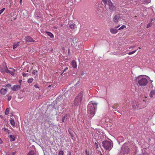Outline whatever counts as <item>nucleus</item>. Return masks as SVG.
I'll list each match as a JSON object with an SVG mask.
<instances>
[{"mask_svg": "<svg viewBox=\"0 0 155 155\" xmlns=\"http://www.w3.org/2000/svg\"><path fill=\"white\" fill-rule=\"evenodd\" d=\"M97 104V103H93L91 102H90L88 104L87 107V113L90 117H93L94 115Z\"/></svg>", "mask_w": 155, "mask_h": 155, "instance_id": "nucleus-1", "label": "nucleus"}, {"mask_svg": "<svg viewBox=\"0 0 155 155\" xmlns=\"http://www.w3.org/2000/svg\"><path fill=\"white\" fill-rule=\"evenodd\" d=\"M136 81H138V84L140 86H145L148 83V80L146 78H141L140 76L137 78L136 77Z\"/></svg>", "mask_w": 155, "mask_h": 155, "instance_id": "nucleus-2", "label": "nucleus"}, {"mask_svg": "<svg viewBox=\"0 0 155 155\" xmlns=\"http://www.w3.org/2000/svg\"><path fill=\"white\" fill-rule=\"evenodd\" d=\"M83 92H80L76 97L74 101V104L75 106H78L80 104L82 100Z\"/></svg>", "mask_w": 155, "mask_h": 155, "instance_id": "nucleus-3", "label": "nucleus"}, {"mask_svg": "<svg viewBox=\"0 0 155 155\" xmlns=\"http://www.w3.org/2000/svg\"><path fill=\"white\" fill-rule=\"evenodd\" d=\"M102 146L106 150H110L111 149V142L110 141L105 140L102 142Z\"/></svg>", "mask_w": 155, "mask_h": 155, "instance_id": "nucleus-4", "label": "nucleus"}, {"mask_svg": "<svg viewBox=\"0 0 155 155\" xmlns=\"http://www.w3.org/2000/svg\"><path fill=\"white\" fill-rule=\"evenodd\" d=\"M71 45L74 47L75 48L77 49H78L79 47V45L80 43L79 42H78V39L77 38H73L71 40Z\"/></svg>", "mask_w": 155, "mask_h": 155, "instance_id": "nucleus-5", "label": "nucleus"}, {"mask_svg": "<svg viewBox=\"0 0 155 155\" xmlns=\"http://www.w3.org/2000/svg\"><path fill=\"white\" fill-rule=\"evenodd\" d=\"M129 152V149L128 147L125 144L123 145L121 147L120 153L123 154L128 153Z\"/></svg>", "mask_w": 155, "mask_h": 155, "instance_id": "nucleus-6", "label": "nucleus"}, {"mask_svg": "<svg viewBox=\"0 0 155 155\" xmlns=\"http://www.w3.org/2000/svg\"><path fill=\"white\" fill-rule=\"evenodd\" d=\"M108 2L109 9L112 11H114L116 8L115 4L113 3L110 0H108Z\"/></svg>", "mask_w": 155, "mask_h": 155, "instance_id": "nucleus-7", "label": "nucleus"}, {"mask_svg": "<svg viewBox=\"0 0 155 155\" xmlns=\"http://www.w3.org/2000/svg\"><path fill=\"white\" fill-rule=\"evenodd\" d=\"M120 16L119 15H116L113 18V20L114 22L117 23L118 22V20L120 18Z\"/></svg>", "mask_w": 155, "mask_h": 155, "instance_id": "nucleus-8", "label": "nucleus"}, {"mask_svg": "<svg viewBox=\"0 0 155 155\" xmlns=\"http://www.w3.org/2000/svg\"><path fill=\"white\" fill-rule=\"evenodd\" d=\"M25 40L26 42H31L34 41L33 40L32 38L30 36H27L25 37Z\"/></svg>", "mask_w": 155, "mask_h": 155, "instance_id": "nucleus-9", "label": "nucleus"}, {"mask_svg": "<svg viewBox=\"0 0 155 155\" xmlns=\"http://www.w3.org/2000/svg\"><path fill=\"white\" fill-rule=\"evenodd\" d=\"M20 87L19 85H14L12 88V90L14 91H17L20 89Z\"/></svg>", "mask_w": 155, "mask_h": 155, "instance_id": "nucleus-10", "label": "nucleus"}, {"mask_svg": "<svg viewBox=\"0 0 155 155\" xmlns=\"http://www.w3.org/2000/svg\"><path fill=\"white\" fill-rule=\"evenodd\" d=\"M69 27L72 29L75 30L76 28V25L74 23L71 24L69 25Z\"/></svg>", "mask_w": 155, "mask_h": 155, "instance_id": "nucleus-11", "label": "nucleus"}, {"mask_svg": "<svg viewBox=\"0 0 155 155\" xmlns=\"http://www.w3.org/2000/svg\"><path fill=\"white\" fill-rule=\"evenodd\" d=\"M118 30L115 28H111L110 29V31L112 34H116L118 32Z\"/></svg>", "mask_w": 155, "mask_h": 155, "instance_id": "nucleus-12", "label": "nucleus"}, {"mask_svg": "<svg viewBox=\"0 0 155 155\" xmlns=\"http://www.w3.org/2000/svg\"><path fill=\"white\" fill-rule=\"evenodd\" d=\"M7 91V88H2L1 90V93L2 94L5 95Z\"/></svg>", "mask_w": 155, "mask_h": 155, "instance_id": "nucleus-13", "label": "nucleus"}, {"mask_svg": "<svg viewBox=\"0 0 155 155\" xmlns=\"http://www.w3.org/2000/svg\"><path fill=\"white\" fill-rule=\"evenodd\" d=\"M71 65L74 68H76L77 67L76 63L74 61H72Z\"/></svg>", "mask_w": 155, "mask_h": 155, "instance_id": "nucleus-14", "label": "nucleus"}, {"mask_svg": "<svg viewBox=\"0 0 155 155\" xmlns=\"http://www.w3.org/2000/svg\"><path fill=\"white\" fill-rule=\"evenodd\" d=\"M45 33L47 35L49 36L51 38H54V35L51 33L49 32L45 31Z\"/></svg>", "mask_w": 155, "mask_h": 155, "instance_id": "nucleus-15", "label": "nucleus"}, {"mask_svg": "<svg viewBox=\"0 0 155 155\" xmlns=\"http://www.w3.org/2000/svg\"><path fill=\"white\" fill-rule=\"evenodd\" d=\"M154 95H155V90H152L150 93V97H152Z\"/></svg>", "mask_w": 155, "mask_h": 155, "instance_id": "nucleus-16", "label": "nucleus"}, {"mask_svg": "<svg viewBox=\"0 0 155 155\" xmlns=\"http://www.w3.org/2000/svg\"><path fill=\"white\" fill-rule=\"evenodd\" d=\"M20 43V42H18L17 43H14L13 46V49H14L18 46L19 45Z\"/></svg>", "mask_w": 155, "mask_h": 155, "instance_id": "nucleus-17", "label": "nucleus"}, {"mask_svg": "<svg viewBox=\"0 0 155 155\" xmlns=\"http://www.w3.org/2000/svg\"><path fill=\"white\" fill-rule=\"evenodd\" d=\"M68 131L69 134L71 136V137H73L74 136V134L73 132H72L70 128H69Z\"/></svg>", "mask_w": 155, "mask_h": 155, "instance_id": "nucleus-18", "label": "nucleus"}, {"mask_svg": "<svg viewBox=\"0 0 155 155\" xmlns=\"http://www.w3.org/2000/svg\"><path fill=\"white\" fill-rule=\"evenodd\" d=\"M102 4H104L105 5H106V4H107L108 0H102Z\"/></svg>", "mask_w": 155, "mask_h": 155, "instance_id": "nucleus-19", "label": "nucleus"}, {"mask_svg": "<svg viewBox=\"0 0 155 155\" xmlns=\"http://www.w3.org/2000/svg\"><path fill=\"white\" fill-rule=\"evenodd\" d=\"M35 154V153L34 151L33 150L30 151L27 155H34Z\"/></svg>", "mask_w": 155, "mask_h": 155, "instance_id": "nucleus-20", "label": "nucleus"}, {"mask_svg": "<svg viewBox=\"0 0 155 155\" xmlns=\"http://www.w3.org/2000/svg\"><path fill=\"white\" fill-rule=\"evenodd\" d=\"M11 69H12V68H11ZM15 71V70L13 69H12V71H10L9 73L12 74V76H14Z\"/></svg>", "mask_w": 155, "mask_h": 155, "instance_id": "nucleus-21", "label": "nucleus"}, {"mask_svg": "<svg viewBox=\"0 0 155 155\" xmlns=\"http://www.w3.org/2000/svg\"><path fill=\"white\" fill-rule=\"evenodd\" d=\"M9 137L11 139V141H13L15 140V137L14 136L11 135L9 136Z\"/></svg>", "mask_w": 155, "mask_h": 155, "instance_id": "nucleus-22", "label": "nucleus"}, {"mask_svg": "<svg viewBox=\"0 0 155 155\" xmlns=\"http://www.w3.org/2000/svg\"><path fill=\"white\" fill-rule=\"evenodd\" d=\"M10 123L13 126H14L15 125V123L14 120L13 119H11L10 120Z\"/></svg>", "mask_w": 155, "mask_h": 155, "instance_id": "nucleus-23", "label": "nucleus"}, {"mask_svg": "<svg viewBox=\"0 0 155 155\" xmlns=\"http://www.w3.org/2000/svg\"><path fill=\"white\" fill-rule=\"evenodd\" d=\"M33 81V79L32 78H30L28 79V83H30L32 82Z\"/></svg>", "mask_w": 155, "mask_h": 155, "instance_id": "nucleus-24", "label": "nucleus"}, {"mask_svg": "<svg viewBox=\"0 0 155 155\" xmlns=\"http://www.w3.org/2000/svg\"><path fill=\"white\" fill-rule=\"evenodd\" d=\"M70 91L69 90L67 92H66V93L64 94V96L65 97L66 96H69V93L70 92Z\"/></svg>", "mask_w": 155, "mask_h": 155, "instance_id": "nucleus-25", "label": "nucleus"}, {"mask_svg": "<svg viewBox=\"0 0 155 155\" xmlns=\"http://www.w3.org/2000/svg\"><path fill=\"white\" fill-rule=\"evenodd\" d=\"M9 113V108H7L6 109L5 111V115H7Z\"/></svg>", "mask_w": 155, "mask_h": 155, "instance_id": "nucleus-26", "label": "nucleus"}, {"mask_svg": "<svg viewBox=\"0 0 155 155\" xmlns=\"http://www.w3.org/2000/svg\"><path fill=\"white\" fill-rule=\"evenodd\" d=\"M126 26L125 25H123L122 26H121L120 27L119 29L118 30H120V29H123L124 28H126Z\"/></svg>", "mask_w": 155, "mask_h": 155, "instance_id": "nucleus-27", "label": "nucleus"}, {"mask_svg": "<svg viewBox=\"0 0 155 155\" xmlns=\"http://www.w3.org/2000/svg\"><path fill=\"white\" fill-rule=\"evenodd\" d=\"M67 118V116H64L62 118V122H64V120L65 118Z\"/></svg>", "mask_w": 155, "mask_h": 155, "instance_id": "nucleus-28", "label": "nucleus"}, {"mask_svg": "<svg viewBox=\"0 0 155 155\" xmlns=\"http://www.w3.org/2000/svg\"><path fill=\"white\" fill-rule=\"evenodd\" d=\"M133 107L135 109H137L138 108V107H138V105H137V104H136V105H133Z\"/></svg>", "mask_w": 155, "mask_h": 155, "instance_id": "nucleus-29", "label": "nucleus"}, {"mask_svg": "<svg viewBox=\"0 0 155 155\" xmlns=\"http://www.w3.org/2000/svg\"><path fill=\"white\" fill-rule=\"evenodd\" d=\"M118 104H114V105L113 107H112L114 109H115L117 107H118Z\"/></svg>", "mask_w": 155, "mask_h": 155, "instance_id": "nucleus-30", "label": "nucleus"}, {"mask_svg": "<svg viewBox=\"0 0 155 155\" xmlns=\"http://www.w3.org/2000/svg\"><path fill=\"white\" fill-rule=\"evenodd\" d=\"M152 25V24L151 23H148L147 26V28H149Z\"/></svg>", "mask_w": 155, "mask_h": 155, "instance_id": "nucleus-31", "label": "nucleus"}, {"mask_svg": "<svg viewBox=\"0 0 155 155\" xmlns=\"http://www.w3.org/2000/svg\"><path fill=\"white\" fill-rule=\"evenodd\" d=\"M6 87L8 88H10L11 87V85L10 84H8L6 85L5 87Z\"/></svg>", "mask_w": 155, "mask_h": 155, "instance_id": "nucleus-32", "label": "nucleus"}, {"mask_svg": "<svg viewBox=\"0 0 155 155\" xmlns=\"http://www.w3.org/2000/svg\"><path fill=\"white\" fill-rule=\"evenodd\" d=\"M5 8H2L1 10H0V15H1L5 10Z\"/></svg>", "mask_w": 155, "mask_h": 155, "instance_id": "nucleus-33", "label": "nucleus"}, {"mask_svg": "<svg viewBox=\"0 0 155 155\" xmlns=\"http://www.w3.org/2000/svg\"><path fill=\"white\" fill-rule=\"evenodd\" d=\"M94 145L95 147H96L97 149H98V145L97 143L95 142L94 143Z\"/></svg>", "mask_w": 155, "mask_h": 155, "instance_id": "nucleus-34", "label": "nucleus"}, {"mask_svg": "<svg viewBox=\"0 0 155 155\" xmlns=\"http://www.w3.org/2000/svg\"><path fill=\"white\" fill-rule=\"evenodd\" d=\"M136 51V50H135L132 52H130L128 54L129 55L132 54H134V53Z\"/></svg>", "mask_w": 155, "mask_h": 155, "instance_id": "nucleus-35", "label": "nucleus"}, {"mask_svg": "<svg viewBox=\"0 0 155 155\" xmlns=\"http://www.w3.org/2000/svg\"><path fill=\"white\" fill-rule=\"evenodd\" d=\"M64 152L62 151H60L59 153V155H63Z\"/></svg>", "mask_w": 155, "mask_h": 155, "instance_id": "nucleus-36", "label": "nucleus"}, {"mask_svg": "<svg viewBox=\"0 0 155 155\" xmlns=\"http://www.w3.org/2000/svg\"><path fill=\"white\" fill-rule=\"evenodd\" d=\"M12 98V97L11 96H8V101H9L11 100Z\"/></svg>", "mask_w": 155, "mask_h": 155, "instance_id": "nucleus-37", "label": "nucleus"}, {"mask_svg": "<svg viewBox=\"0 0 155 155\" xmlns=\"http://www.w3.org/2000/svg\"><path fill=\"white\" fill-rule=\"evenodd\" d=\"M62 104L61 105V104L59 106H58V109H60V110H61V109H63V108L62 107L61 108V107H62Z\"/></svg>", "mask_w": 155, "mask_h": 155, "instance_id": "nucleus-38", "label": "nucleus"}, {"mask_svg": "<svg viewBox=\"0 0 155 155\" xmlns=\"http://www.w3.org/2000/svg\"><path fill=\"white\" fill-rule=\"evenodd\" d=\"M5 72L7 73H10V71H9L7 68H6V69L5 70Z\"/></svg>", "mask_w": 155, "mask_h": 155, "instance_id": "nucleus-39", "label": "nucleus"}, {"mask_svg": "<svg viewBox=\"0 0 155 155\" xmlns=\"http://www.w3.org/2000/svg\"><path fill=\"white\" fill-rule=\"evenodd\" d=\"M85 153H86V155H89V152L88 151H87L86 150L85 151Z\"/></svg>", "mask_w": 155, "mask_h": 155, "instance_id": "nucleus-40", "label": "nucleus"}, {"mask_svg": "<svg viewBox=\"0 0 155 155\" xmlns=\"http://www.w3.org/2000/svg\"><path fill=\"white\" fill-rule=\"evenodd\" d=\"M37 72V71L36 70H34L32 72V73L33 74H35L36 72Z\"/></svg>", "mask_w": 155, "mask_h": 155, "instance_id": "nucleus-41", "label": "nucleus"}, {"mask_svg": "<svg viewBox=\"0 0 155 155\" xmlns=\"http://www.w3.org/2000/svg\"><path fill=\"white\" fill-rule=\"evenodd\" d=\"M28 74H26V73H23V74H22V75L24 77H25L27 76V75H28Z\"/></svg>", "mask_w": 155, "mask_h": 155, "instance_id": "nucleus-42", "label": "nucleus"}, {"mask_svg": "<svg viewBox=\"0 0 155 155\" xmlns=\"http://www.w3.org/2000/svg\"><path fill=\"white\" fill-rule=\"evenodd\" d=\"M34 86L35 87L37 88H39V87L38 86V84H36Z\"/></svg>", "mask_w": 155, "mask_h": 155, "instance_id": "nucleus-43", "label": "nucleus"}, {"mask_svg": "<svg viewBox=\"0 0 155 155\" xmlns=\"http://www.w3.org/2000/svg\"><path fill=\"white\" fill-rule=\"evenodd\" d=\"M68 69V68L67 67H66L65 68L64 70L63 71V73H64V72L67 70Z\"/></svg>", "mask_w": 155, "mask_h": 155, "instance_id": "nucleus-44", "label": "nucleus"}, {"mask_svg": "<svg viewBox=\"0 0 155 155\" xmlns=\"http://www.w3.org/2000/svg\"><path fill=\"white\" fill-rule=\"evenodd\" d=\"M120 25H117V26H116L115 28H119V27H120Z\"/></svg>", "mask_w": 155, "mask_h": 155, "instance_id": "nucleus-45", "label": "nucleus"}, {"mask_svg": "<svg viewBox=\"0 0 155 155\" xmlns=\"http://www.w3.org/2000/svg\"><path fill=\"white\" fill-rule=\"evenodd\" d=\"M120 25H117V26H116L115 28H119V27H120Z\"/></svg>", "mask_w": 155, "mask_h": 155, "instance_id": "nucleus-46", "label": "nucleus"}, {"mask_svg": "<svg viewBox=\"0 0 155 155\" xmlns=\"http://www.w3.org/2000/svg\"><path fill=\"white\" fill-rule=\"evenodd\" d=\"M2 141L0 138V143H2Z\"/></svg>", "mask_w": 155, "mask_h": 155, "instance_id": "nucleus-47", "label": "nucleus"}, {"mask_svg": "<svg viewBox=\"0 0 155 155\" xmlns=\"http://www.w3.org/2000/svg\"><path fill=\"white\" fill-rule=\"evenodd\" d=\"M67 155H71V153L69 152V153H68V154Z\"/></svg>", "mask_w": 155, "mask_h": 155, "instance_id": "nucleus-48", "label": "nucleus"}, {"mask_svg": "<svg viewBox=\"0 0 155 155\" xmlns=\"http://www.w3.org/2000/svg\"><path fill=\"white\" fill-rule=\"evenodd\" d=\"M15 152H13L12 153V155H15Z\"/></svg>", "mask_w": 155, "mask_h": 155, "instance_id": "nucleus-49", "label": "nucleus"}, {"mask_svg": "<svg viewBox=\"0 0 155 155\" xmlns=\"http://www.w3.org/2000/svg\"><path fill=\"white\" fill-rule=\"evenodd\" d=\"M21 81H22V80H19V82H20V83H21Z\"/></svg>", "mask_w": 155, "mask_h": 155, "instance_id": "nucleus-50", "label": "nucleus"}, {"mask_svg": "<svg viewBox=\"0 0 155 155\" xmlns=\"http://www.w3.org/2000/svg\"><path fill=\"white\" fill-rule=\"evenodd\" d=\"M0 117L1 118H2L3 117V116H2V115H1V116H0Z\"/></svg>", "mask_w": 155, "mask_h": 155, "instance_id": "nucleus-51", "label": "nucleus"}, {"mask_svg": "<svg viewBox=\"0 0 155 155\" xmlns=\"http://www.w3.org/2000/svg\"><path fill=\"white\" fill-rule=\"evenodd\" d=\"M41 97V96H39L38 97V98H40Z\"/></svg>", "mask_w": 155, "mask_h": 155, "instance_id": "nucleus-52", "label": "nucleus"}, {"mask_svg": "<svg viewBox=\"0 0 155 155\" xmlns=\"http://www.w3.org/2000/svg\"><path fill=\"white\" fill-rule=\"evenodd\" d=\"M4 130H7L5 128H4Z\"/></svg>", "mask_w": 155, "mask_h": 155, "instance_id": "nucleus-53", "label": "nucleus"}, {"mask_svg": "<svg viewBox=\"0 0 155 155\" xmlns=\"http://www.w3.org/2000/svg\"><path fill=\"white\" fill-rule=\"evenodd\" d=\"M22 0H20V3H21V2H22Z\"/></svg>", "mask_w": 155, "mask_h": 155, "instance_id": "nucleus-54", "label": "nucleus"}, {"mask_svg": "<svg viewBox=\"0 0 155 155\" xmlns=\"http://www.w3.org/2000/svg\"><path fill=\"white\" fill-rule=\"evenodd\" d=\"M53 50V49H51V51H52Z\"/></svg>", "mask_w": 155, "mask_h": 155, "instance_id": "nucleus-55", "label": "nucleus"}, {"mask_svg": "<svg viewBox=\"0 0 155 155\" xmlns=\"http://www.w3.org/2000/svg\"><path fill=\"white\" fill-rule=\"evenodd\" d=\"M63 73H62V74H61V75H62V76H63V75H63Z\"/></svg>", "mask_w": 155, "mask_h": 155, "instance_id": "nucleus-56", "label": "nucleus"}, {"mask_svg": "<svg viewBox=\"0 0 155 155\" xmlns=\"http://www.w3.org/2000/svg\"><path fill=\"white\" fill-rule=\"evenodd\" d=\"M139 49H141V48H140V47H139Z\"/></svg>", "mask_w": 155, "mask_h": 155, "instance_id": "nucleus-57", "label": "nucleus"}, {"mask_svg": "<svg viewBox=\"0 0 155 155\" xmlns=\"http://www.w3.org/2000/svg\"><path fill=\"white\" fill-rule=\"evenodd\" d=\"M50 86H51V85H49V86H48V87H50Z\"/></svg>", "mask_w": 155, "mask_h": 155, "instance_id": "nucleus-58", "label": "nucleus"}, {"mask_svg": "<svg viewBox=\"0 0 155 155\" xmlns=\"http://www.w3.org/2000/svg\"><path fill=\"white\" fill-rule=\"evenodd\" d=\"M37 17H38H38H39L38 16H37Z\"/></svg>", "mask_w": 155, "mask_h": 155, "instance_id": "nucleus-59", "label": "nucleus"}, {"mask_svg": "<svg viewBox=\"0 0 155 155\" xmlns=\"http://www.w3.org/2000/svg\"><path fill=\"white\" fill-rule=\"evenodd\" d=\"M20 97V98H21V96H20V97Z\"/></svg>", "mask_w": 155, "mask_h": 155, "instance_id": "nucleus-60", "label": "nucleus"}, {"mask_svg": "<svg viewBox=\"0 0 155 155\" xmlns=\"http://www.w3.org/2000/svg\"><path fill=\"white\" fill-rule=\"evenodd\" d=\"M131 47L130 48H131Z\"/></svg>", "mask_w": 155, "mask_h": 155, "instance_id": "nucleus-61", "label": "nucleus"}]
</instances>
